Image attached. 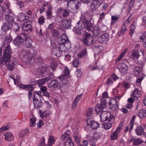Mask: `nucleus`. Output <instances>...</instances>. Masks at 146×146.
Segmentation results:
<instances>
[{
	"label": "nucleus",
	"instance_id": "30",
	"mask_svg": "<svg viewBox=\"0 0 146 146\" xmlns=\"http://www.w3.org/2000/svg\"><path fill=\"white\" fill-rule=\"evenodd\" d=\"M69 71L68 68L65 67V70L62 76L61 75V77L63 79L66 78H68L70 77L69 74Z\"/></svg>",
	"mask_w": 146,
	"mask_h": 146
},
{
	"label": "nucleus",
	"instance_id": "5",
	"mask_svg": "<svg viewBox=\"0 0 146 146\" xmlns=\"http://www.w3.org/2000/svg\"><path fill=\"white\" fill-rule=\"evenodd\" d=\"M106 101H105L104 102H101V104H98L96 108L95 111L96 113H98L106 111Z\"/></svg>",
	"mask_w": 146,
	"mask_h": 146
},
{
	"label": "nucleus",
	"instance_id": "31",
	"mask_svg": "<svg viewBox=\"0 0 146 146\" xmlns=\"http://www.w3.org/2000/svg\"><path fill=\"white\" fill-rule=\"evenodd\" d=\"M119 18V16L118 15H112L111 17L112 20L111 24V25H113L118 21Z\"/></svg>",
	"mask_w": 146,
	"mask_h": 146
},
{
	"label": "nucleus",
	"instance_id": "7",
	"mask_svg": "<svg viewBox=\"0 0 146 146\" xmlns=\"http://www.w3.org/2000/svg\"><path fill=\"white\" fill-rule=\"evenodd\" d=\"M82 41L86 45H90L94 42L93 37L90 34L86 35L85 37L82 39Z\"/></svg>",
	"mask_w": 146,
	"mask_h": 146
},
{
	"label": "nucleus",
	"instance_id": "34",
	"mask_svg": "<svg viewBox=\"0 0 146 146\" xmlns=\"http://www.w3.org/2000/svg\"><path fill=\"white\" fill-rule=\"evenodd\" d=\"M74 132L73 136L74 138L75 141L76 143L79 144L80 142V139L78 136V132L77 131Z\"/></svg>",
	"mask_w": 146,
	"mask_h": 146
},
{
	"label": "nucleus",
	"instance_id": "32",
	"mask_svg": "<svg viewBox=\"0 0 146 146\" xmlns=\"http://www.w3.org/2000/svg\"><path fill=\"white\" fill-rule=\"evenodd\" d=\"M63 27L66 29H68L71 27L70 22L67 20H64L62 22Z\"/></svg>",
	"mask_w": 146,
	"mask_h": 146
},
{
	"label": "nucleus",
	"instance_id": "51",
	"mask_svg": "<svg viewBox=\"0 0 146 146\" xmlns=\"http://www.w3.org/2000/svg\"><path fill=\"white\" fill-rule=\"evenodd\" d=\"M86 50L85 49L78 54V57L79 58H81L83 56L86 55Z\"/></svg>",
	"mask_w": 146,
	"mask_h": 146
},
{
	"label": "nucleus",
	"instance_id": "18",
	"mask_svg": "<svg viewBox=\"0 0 146 146\" xmlns=\"http://www.w3.org/2000/svg\"><path fill=\"white\" fill-rule=\"evenodd\" d=\"M22 31H28L31 30V25L28 23H25L22 25Z\"/></svg>",
	"mask_w": 146,
	"mask_h": 146
},
{
	"label": "nucleus",
	"instance_id": "33",
	"mask_svg": "<svg viewBox=\"0 0 146 146\" xmlns=\"http://www.w3.org/2000/svg\"><path fill=\"white\" fill-rule=\"evenodd\" d=\"M18 18L19 19V20L21 21H23L25 19H28L29 17L28 16H26L25 13H21L19 14L18 16Z\"/></svg>",
	"mask_w": 146,
	"mask_h": 146
},
{
	"label": "nucleus",
	"instance_id": "52",
	"mask_svg": "<svg viewBox=\"0 0 146 146\" xmlns=\"http://www.w3.org/2000/svg\"><path fill=\"white\" fill-rule=\"evenodd\" d=\"M64 146H74V144L71 140H68L65 142Z\"/></svg>",
	"mask_w": 146,
	"mask_h": 146
},
{
	"label": "nucleus",
	"instance_id": "56",
	"mask_svg": "<svg viewBox=\"0 0 146 146\" xmlns=\"http://www.w3.org/2000/svg\"><path fill=\"white\" fill-rule=\"evenodd\" d=\"M108 96V93L107 92H104L102 94V98L101 100V102H104L106 101L105 98H107Z\"/></svg>",
	"mask_w": 146,
	"mask_h": 146
},
{
	"label": "nucleus",
	"instance_id": "38",
	"mask_svg": "<svg viewBox=\"0 0 146 146\" xmlns=\"http://www.w3.org/2000/svg\"><path fill=\"white\" fill-rule=\"evenodd\" d=\"M29 130L28 129H25L20 131L19 134V136L20 138H22L25 136L28 132Z\"/></svg>",
	"mask_w": 146,
	"mask_h": 146
},
{
	"label": "nucleus",
	"instance_id": "59",
	"mask_svg": "<svg viewBox=\"0 0 146 146\" xmlns=\"http://www.w3.org/2000/svg\"><path fill=\"white\" fill-rule=\"evenodd\" d=\"M12 38L10 36H6L5 38V43H10L12 40Z\"/></svg>",
	"mask_w": 146,
	"mask_h": 146
},
{
	"label": "nucleus",
	"instance_id": "47",
	"mask_svg": "<svg viewBox=\"0 0 146 146\" xmlns=\"http://www.w3.org/2000/svg\"><path fill=\"white\" fill-rule=\"evenodd\" d=\"M126 27L124 25H123L122 27L121 30L120 32L118 33V35L119 36H120L121 35H123L127 30Z\"/></svg>",
	"mask_w": 146,
	"mask_h": 146
},
{
	"label": "nucleus",
	"instance_id": "41",
	"mask_svg": "<svg viewBox=\"0 0 146 146\" xmlns=\"http://www.w3.org/2000/svg\"><path fill=\"white\" fill-rule=\"evenodd\" d=\"M51 34L54 37L56 38H58L59 35L58 31L56 29H53L51 31Z\"/></svg>",
	"mask_w": 146,
	"mask_h": 146
},
{
	"label": "nucleus",
	"instance_id": "40",
	"mask_svg": "<svg viewBox=\"0 0 146 146\" xmlns=\"http://www.w3.org/2000/svg\"><path fill=\"white\" fill-rule=\"evenodd\" d=\"M128 51L127 48H125L123 51L121 53L120 55H119L117 59V60L119 61L124 56V55L126 54Z\"/></svg>",
	"mask_w": 146,
	"mask_h": 146
},
{
	"label": "nucleus",
	"instance_id": "63",
	"mask_svg": "<svg viewBox=\"0 0 146 146\" xmlns=\"http://www.w3.org/2000/svg\"><path fill=\"white\" fill-rule=\"evenodd\" d=\"M38 23L40 25L42 24L44 22V18L43 17L41 16L38 19Z\"/></svg>",
	"mask_w": 146,
	"mask_h": 146
},
{
	"label": "nucleus",
	"instance_id": "60",
	"mask_svg": "<svg viewBox=\"0 0 146 146\" xmlns=\"http://www.w3.org/2000/svg\"><path fill=\"white\" fill-rule=\"evenodd\" d=\"M19 78V76L17 78L15 79L13 77H11V78L13 80L15 84L17 86H18L19 84L20 80Z\"/></svg>",
	"mask_w": 146,
	"mask_h": 146
},
{
	"label": "nucleus",
	"instance_id": "39",
	"mask_svg": "<svg viewBox=\"0 0 146 146\" xmlns=\"http://www.w3.org/2000/svg\"><path fill=\"white\" fill-rule=\"evenodd\" d=\"M94 35L95 36H98L100 33V31L99 27L98 26H96L93 31Z\"/></svg>",
	"mask_w": 146,
	"mask_h": 146
},
{
	"label": "nucleus",
	"instance_id": "53",
	"mask_svg": "<svg viewBox=\"0 0 146 146\" xmlns=\"http://www.w3.org/2000/svg\"><path fill=\"white\" fill-rule=\"evenodd\" d=\"M36 95H37L38 97L41 98L42 96L41 95V92L40 91L36 92L34 93L33 96V98L35 99L37 98Z\"/></svg>",
	"mask_w": 146,
	"mask_h": 146
},
{
	"label": "nucleus",
	"instance_id": "45",
	"mask_svg": "<svg viewBox=\"0 0 146 146\" xmlns=\"http://www.w3.org/2000/svg\"><path fill=\"white\" fill-rule=\"evenodd\" d=\"M10 25L7 23H5L2 27V30L4 31H7L10 29L9 26Z\"/></svg>",
	"mask_w": 146,
	"mask_h": 146
},
{
	"label": "nucleus",
	"instance_id": "9",
	"mask_svg": "<svg viewBox=\"0 0 146 146\" xmlns=\"http://www.w3.org/2000/svg\"><path fill=\"white\" fill-rule=\"evenodd\" d=\"M87 122L88 125L90 126L93 129H96L100 126V124L98 122L95 121L93 119L90 118L87 119Z\"/></svg>",
	"mask_w": 146,
	"mask_h": 146
},
{
	"label": "nucleus",
	"instance_id": "26",
	"mask_svg": "<svg viewBox=\"0 0 146 146\" xmlns=\"http://www.w3.org/2000/svg\"><path fill=\"white\" fill-rule=\"evenodd\" d=\"M52 52L53 54L57 56H60L61 54L60 48H54L52 50Z\"/></svg>",
	"mask_w": 146,
	"mask_h": 146
},
{
	"label": "nucleus",
	"instance_id": "2",
	"mask_svg": "<svg viewBox=\"0 0 146 146\" xmlns=\"http://www.w3.org/2000/svg\"><path fill=\"white\" fill-rule=\"evenodd\" d=\"M12 52L10 46L7 45L3 50V58H0V64H8L9 63Z\"/></svg>",
	"mask_w": 146,
	"mask_h": 146
},
{
	"label": "nucleus",
	"instance_id": "61",
	"mask_svg": "<svg viewBox=\"0 0 146 146\" xmlns=\"http://www.w3.org/2000/svg\"><path fill=\"white\" fill-rule=\"evenodd\" d=\"M93 111V110L92 108H89L88 111L86 113V115L88 116H91L92 115Z\"/></svg>",
	"mask_w": 146,
	"mask_h": 146
},
{
	"label": "nucleus",
	"instance_id": "43",
	"mask_svg": "<svg viewBox=\"0 0 146 146\" xmlns=\"http://www.w3.org/2000/svg\"><path fill=\"white\" fill-rule=\"evenodd\" d=\"M61 45L60 47V50L61 52H66L70 48V47H66V43L65 44H61Z\"/></svg>",
	"mask_w": 146,
	"mask_h": 146
},
{
	"label": "nucleus",
	"instance_id": "54",
	"mask_svg": "<svg viewBox=\"0 0 146 146\" xmlns=\"http://www.w3.org/2000/svg\"><path fill=\"white\" fill-rule=\"evenodd\" d=\"M111 103L112 104V109L114 110L118 109L119 107L118 106V104L115 102H111Z\"/></svg>",
	"mask_w": 146,
	"mask_h": 146
},
{
	"label": "nucleus",
	"instance_id": "25",
	"mask_svg": "<svg viewBox=\"0 0 146 146\" xmlns=\"http://www.w3.org/2000/svg\"><path fill=\"white\" fill-rule=\"evenodd\" d=\"M85 22H84L85 24V28H84L88 31H91L92 27V24L91 23L90 21L85 20Z\"/></svg>",
	"mask_w": 146,
	"mask_h": 146
},
{
	"label": "nucleus",
	"instance_id": "13",
	"mask_svg": "<svg viewBox=\"0 0 146 146\" xmlns=\"http://www.w3.org/2000/svg\"><path fill=\"white\" fill-rule=\"evenodd\" d=\"M118 69L122 74H123L127 72L128 68L127 65L125 64L121 63L119 65Z\"/></svg>",
	"mask_w": 146,
	"mask_h": 146
},
{
	"label": "nucleus",
	"instance_id": "15",
	"mask_svg": "<svg viewBox=\"0 0 146 146\" xmlns=\"http://www.w3.org/2000/svg\"><path fill=\"white\" fill-rule=\"evenodd\" d=\"M70 131L69 130L66 131L61 137V139L62 140L68 141L71 139Z\"/></svg>",
	"mask_w": 146,
	"mask_h": 146
},
{
	"label": "nucleus",
	"instance_id": "1",
	"mask_svg": "<svg viewBox=\"0 0 146 146\" xmlns=\"http://www.w3.org/2000/svg\"><path fill=\"white\" fill-rule=\"evenodd\" d=\"M21 59L25 62L29 66L34 62V60L33 57V54L29 51L25 50H22L19 54Z\"/></svg>",
	"mask_w": 146,
	"mask_h": 146
},
{
	"label": "nucleus",
	"instance_id": "28",
	"mask_svg": "<svg viewBox=\"0 0 146 146\" xmlns=\"http://www.w3.org/2000/svg\"><path fill=\"white\" fill-rule=\"evenodd\" d=\"M39 113L41 117L42 118L47 117L50 115V111L49 110H46L43 112L42 110H40Z\"/></svg>",
	"mask_w": 146,
	"mask_h": 146
},
{
	"label": "nucleus",
	"instance_id": "12",
	"mask_svg": "<svg viewBox=\"0 0 146 146\" xmlns=\"http://www.w3.org/2000/svg\"><path fill=\"white\" fill-rule=\"evenodd\" d=\"M48 71V68L45 66L40 67L36 70L38 74L42 76L46 75Z\"/></svg>",
	"mask_w": 146,
	"mask_h": 146
},
{
	"label": "nucleus",
	"instance_id": "49",
	"mask_svg": "<svg viewBox=\"0 0 146 146\" xmlns=\"http://www.w3.org/2000/svg\"><path fill=\"white\" fill-rule=\"evenodd\" d=\"M59 38L62 39L63 41H64L65 42H69V40L66 35L65 34H62L61 37Z\"/></svg>",
	"mask_w": 146,
	"mask_h": 146
},
{
	"label": "nucleus",
	"instance_id": "8",
	"mask_svg": "<svg viewBox=\"0 0 146 146\" xmlns=\"http://www.w3.org/2000/svg\"><path fill=\"white\" fill-rule=\"evenodd\" d=\"M121 129V127L120 126H119L115 131L112 132L110 134V139L111 140H115L117 139L118 134L120 132Z\"/></svg>",
	"mask_w": 146,
	"mask_h": 146
},
{
	"label": "nucleus",
	"instance_id": "35",
	"mask_svg": "<svg viewBox=\"0 0 146 146\" xmlns=\"http://www.w3.org/2000/svg\"><path fill=\"white\" fill-rule=\"evenodd\" d=\"M138 115L140 118H143L146 117V110H140L139 111Z\"/></svg>",
	"mask_w": 146,
	"mask_h": 146
},
{
	"label": "nucleus",
	"instance_id": "42",
	"mask_svg": "<svg viewBox=\"0 0 146 146\" xmlns=\"http://www.w3.org/2000/svg\"><path fill=\"white\" fill-rule=\"evenodd\" d=\"M54 137L52 135H50L48 139V145L49 146H51L54 143Z\"/></svg>",
	"mask_w": 146,
	"mask_h": 146
},
{
	"label": "nucleus",
	"instance_id": "3",
	"mask_svg": "<svg viewBox=\"0 0 146 146\" xmlns=\"http://www.w3.org/2000/svg\"><path fill=\"white\" fill-rule=\"evenodd\" d=\"M67 8L71 12L76 13L81 6V3L77 0H73L68 1L67 3Z\"/></svg>",
	"mask_w": 146,
	"mask_h": 146
},
{
	"label": "nucleus",
	"instance_id": "23",
	"mask_svg": "<svg viewBox=\"0 0 146 146\" xmlns=\"http://www.w3.org/2000/svg\"><path fill=\"white\" fill-rule=\"evenodd\" d=\"M51 78L50 77H46L44 78L39 79L37 80V82L38 86H40L41 85L44 84L46 81H47Z\"/></svg>",
	"mask_w": 146,
	"mask_h": 146
},
{
	"label": "nucleus",
	"instance_id": "19",
	"mask_svg": "<svg viewBox=\"0 0 146 146\" xmlns=\"http://www.w3.org/2000/svg\"><path fill=\"white\" fill-rule=\"evenodd\" d=\"M4 135L5 136V140L8 141H11L14 139V137L11 132H7L4 134Z\"/></svg>",
	"mask_w": 146,
	"mask_h": 146
},
{
	"label": "nucleus",
	"instance_id": "16",
	"mask_svg": "<svg viewBox=\"0 0 146 146\" xmlns=\"http://www.w3.org/2000/svg\"><path fill=\"white\" fill-rule=\"evenodd\" d=\"M109 36L108 34L107 33H105L102 35L100 37V40L101 42L102 43H106L108 40Z\"/></svg>",
	"mask_w": 146,
	"mask_h": 146
},
{
	"label": "nucleus",
	"instance_id": "14",
	"mask_svg": "<svg viewBox=\"0 0 146 146\" xmlns=\"http://www.w3.org/2000/svg\"><path fill=\"white\" fill-rule=\"evenodd\" d=\"M141 88L140 87L135 88L133 93L131 94V96L135 98V100H137L138 98L140 97L141 96Z\"/></svg>",
	"mask_w": 146,
	"mask_h": 146
},
{
	"label": "nucleus",
	"instance_id": "20",
	"mask_svg": "<svg viewBox=\"0 0 146 146\" xmlns=\"http://www.w3.org/2000/svg\"><path fill=\"white\" fill-rule=\"evenodd\" d=\"M135 131L136 133L138 135H143L145 133L144 129L141 126L137 127L135 129Z\"/></svg>",
	"mask_w": 146,
	"mask_h": 146
},
{
	"label": "nucleus",
	"instance_id": "29",
	"mask_svg": "<svg viewBox=\"0 0 146 146\" xmlns=\"http://www.w3.org/2000/svg\"><path fill=\"white\" fill-rule=\"evenodd\" d=\"M5 20L6 21V23H7L9 25H11V23L14 22V21L13 18L12 17L8 15H5Z\"/></svg>",
	"mask_w": 146,
	"mask_h": 146
},
{
	"label": "nucleus",
	"instance_id": "64",
	"mask_svg": "<svg viewBox=\"0 0 146 146\" xmlns=\"http://www.w3.org/2000/svg\"><path fill=\"white\" fill-rule=\"evenodd\" d=\"M13 29H14L15 31H17L19 29V27L17 23H14L13 25Z\"/></svg>",
	"mask_w": 146,
	"mask_h": 146
},
{
	"label": "nucleus",
	"instance_id": "24",
	"mask_svg": "<svg viewBox=\"0 0 146 146\" xmlns=\"http://www.w3.org/2000/svg\"><path fill=\"white\" fill-rule=\"evenodd\" d=\"M84 22H85V20L82 21H79L76 25L77 28L79 30H81L84 28H85V24Z\"/></svg>",
	"mask_w": 146,
	"mask_h": 146
},
{
	"label": "nucleus",
	"instance_id": "58",
	"mask_svg": "<svg viewBox=\"0 0 146 146\" xmlns=\"http://www.w3.org/2000/svg\"><path fill=\"white\" fill-rule=\"evenodd\" d=\"M79 64V61L78 59H76L73 62V64L74 66L75 67H77L78 66Z\"/></svg>",
	"mask_w": 146,
	"mask_h": 146
},
{
	"label": "nucleus",
	"instance_id": "44",
	"mask_svg": "<svg viewBox=\"0 0 146 146\" xmlns=\"http://www.w3.org/2000/svg\"><path fill=\"white\" fill-rule=\"evenodd\" d=\"M3 65H7V68L10 71H12L14 67L15 66L14 63L13 62H11V61L9 62V63L8 64H5Z\"/></svg>",
	"mask_w": 146,
	"mask_h": 146
},
{
	"label": "nucleus",
	"instance_id": "22",
	"mask_svg": "<svg viewBox=\"0 0 146 146\" xmlns=\"http://www.w3.org/2000/svg\"><path fill=\"white\" fill-rule=\"evenodd\" d=\"M34 104L35 107L36 108H40L42 105V100L41 99L36 100L33 98Z\"/></svg>",
	"mask_w": 146,
	"mask_h": 146
},
{
	"label": "nucleus",
	"instance_id": "48",
	"mask_svg": "<svg viewBox=\"0 0 146 146\" xmlns=\"http://www.w3.org/2000/svg\"><path fill=\"white\" fill-rule=\"evenodd\" d=\"M59 38L62 39L63 41H64L65 42H69V40L66 35L65 34H62L61 37Z\"/></svg>",
	"mask_w": 146,
	"mask_h": 146
},
{
	"label": "nucleus",
	"instance_id": "27",
	"mask_svg": "<svg viewBox=\"0 0 146 146\" xmlns=\"http://www.w3.org/2000/svg\"><path fill=\"white\" fill-rule=\"evenodd\" d=\"M24 41V40L22 37L20 36H17L13 40L15 44L19 45L22 43Z\"/></svg>",
	"mask_w": 146,
	"mask_h": 146
},
{
	"label": "nucleus",
	"instance_id": "17",
	"mask_svg": "<svg viewBox=\"0 0 146 146\" xmlns=\"http://www.w3.org/2000/svg\"><path fill=\"white\" fill-rule=\"evenodd\" d=\"M58 85V82L56 80H52L48 84V87L50 88L54 89L57 88Z\"/></svg>",
	"mask_w": 146,
	"mask_h": 146
},
{
	"label": "nucleus",
	"instance_id": "55",
	"mask_svg": "<svg viewBox=\"0 0 146 146\" xmlns=\"http://www.w3.org/2000/svg\"><path fill=\"white\" fill-rule=\"evenodd\" d=\"M145 75H143V76L142 77H141L140 78L137 79L136 80V83L137 84V86H138V87H140L141 83V81H142L143 78L144 77Z\"/></svg>",
	"mask_w": 146,
	"mask_h": 146
},
{
	"label": "nucleus",
	"instance_id": "10",
	"mask_svg": "<svg viewBox=\"0 0 146 146\" xmlns=\"http://www.w3.org/2000/svg\"><path fill=\"white\" fill-rule=\"evenodd\" d=\"M133 142V144L135 145H138L143 142V140L139 138H137L134 136L132 137L128 141V143Z\"/></svg>",
	"mask_w": 146,
	"mask_h": 146
},
{
	"label": "nucleus",
	"instance_id": "46",
	"mask_svg": "<svg viewBox=\"0 0 146 146\" xmlns=\"http://www.w3.org/2000/svg\"><path fill=\"white\" fill-rule=\"evenodd\" d=\"M120 96H116L115 97V98L112 99L111 100V102H115L117 104H118L119 103L120 99L121 98Z\"/></svg>",
	"mask_w": 146,
	"mask_h": 146
},
{
	"label": "nucleus",
	"instance_id": "21",
	"mask_svg": "<svg viewBox=\"0 0 146 146\" xmlns=\"http://www.w3.org/2000/svg\"><path fill=\"white\" fill-rule=\"evenodd\" d=\"M142 68L139 66H136L134 70L135 75L137 76H140L143 74L142 73Z\"/></svg>",
	"mask_w": 146,
	"mask_h": 146
},
{
	"label": "nucleus",
	"instance_id": "11",
	"mask_svg": "<svg viewBox=\"0 0 146 146\" xmlns=\"http://www.w3.org/2000/svg\"><path fill=\"white\" fill-rule=\"evenodd\" d=\"M104 0H99L98 1H93L90 6V9L93 11L96 10L104 2Z\"/></svg>",
	"mask_w": 146,
	"mask_h": 146
},
{
	"label": "nucleus",
	"instance_id": "57",
	"mask_svg": "<svg viewBox=\"0 0 146 146\" xmlns=\"http://www.w3.org/2000/svg\"><path fill=\"white\" fill-rule=\"evenodd\" d=\"M57 65L56 63L55 62H53L51 63L50 65V67L52 69L53 71H54L55 69L57 67Z\"/></svg>",
	"mask_w": 146,
	"mask_h": 146
},
{
	"label": "nucleus",
	"instance_id": "50",
	"mask_svg": "<svg viewBox=\"0 0 146 146\" xmlns=\"http://www.w3.org/2000/svg\"><path fill=\"white\" fill-rule=\"evenodd\" d=\"M104 128L106 129H108L112 127V123H104Z\"/></svg>",
	"mask_w": 146,
	"mask_h": 146
},
{
	"label": "nucleus",
	"instance_id": "6",
	"mask_svg": "<svg viewBox=\"0 0 146 146\" xmlns=\"http://www.w3.org/2000/svg\"><path fill=\"white\" fill-rule=\"evenodd\" d=\"M19 87L21 89L29 91L28 98L30 99L32 95L33 91L34 90L33 86L29 84L25 85L21 84L19 85Z\"/></svg>",
	"mask_w": 146,
	"mask_h": 146
},
{
	"label": "nucleus",
	"instance_id": "62",
	"mask_svg": "<svg viewBox=\"0 0 146 146\" xmlns=\"http://www.w3.org/2000/svg\"><path fill=\"white\" fill-rule=\"evenodd\" d=\"M17 5L19 6L20 8L24 7L25 4L24 2L22 1H19L17 2Z\"/></svg>",
	"mask_w": 146,
	"mask_h": 146
},
{
	"label": "nucleus",
	"instance_id": "36",
	"mask_svg": "<svg viewBox=\"0 0 146 146\" xmlns=\"http://www.w3.org/2000/svg\"><path fill=\"white\" fill-rule=\"evenodd\" d=\"M32 41L29 38L27 37L25 40V44L27 47H31L32 46Z\"/></svg>",
	"mask_w": 146,
	"mask_h": 146
},
{
	"label": "nucleus",
	"instance_id": "37",
	"mask_svg": "<svg viewBox=\"0 0 146 146\" xmlns=\"http://www.w3.org/2000/svg\"><path fill=\"white\" fill-rule=\"evenodd\" d=\"M131 54L132 56L136 59H138L140 56L139 52L135 50H132Z\"/></svg>",
	"mask_w": 146,
	"mask_h": 146
},
{
	"label": "nucleus",
	"instance_id": "4",
	"mask_svg": "<svg viewBox=\"0 0 146 146\" xmlns=\"http://www.w3.org/2000/svg\"><path fill=\"white\" fill-rule=\"evenodd\" d=\"M100 117L101 120L103 121H111L113 119V115L111 114L110 112L104 111L101 113Z\"/></svg>",
	"mask_w": 146,
	"mask_h": 146
}]
</instances>
